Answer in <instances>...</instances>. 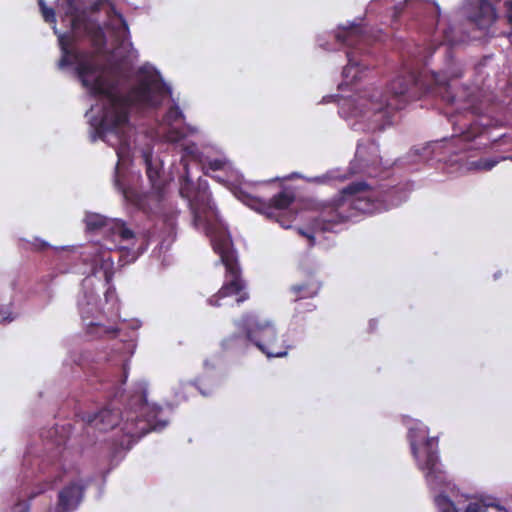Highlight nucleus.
<instances>
[{
	"label": "nucleus",
	"mask_w": 512,
	"mask_h": 512,
	"mask_svg": "<svg viewBox=\"0 0 512 512\" xmlns=\"http://www.w3.org/2000/svg\"><path fill=\"white\" fill-rule=\"evenodd\" d=\"M435 51V48L430 45L429 47L419 49L417 48V52L413 53V57L415 58L416 63H423L424 66L429 64V57Z\"/></svg>",
	"instance_id": "a211bd4d"
},
{
	"label": "nucleus",
	"mask_w": 512,
	"mask_h": 512,
	"mask_svg": "<svg viewBox=\"0 0 512 512\" xmlns=\"http://www.w3.org/2000/svg\"><path fill=\"white\" fill-rule=\"evenodd\" d=\"M416 10L423 11L424 13L429 14L432 19H436L437 21V33H441L443 36L444 42L449 45L456 44L460 41L455 34L453 29L450 27L448 23H443L440 19V7L436 2H430L427 0H405L404 3H398L394 6L393 11V21H395L398 16L405 10Z\"/></svg>",
	"instance_id": "f8f14e48"
},
{
	"label": "nucleus",
	"mask_w": 512,
	"mask_h": 512,
	"mask_svg": "<svg viewBox=\"0 0 512 512\" xmlns=\"http://www.w3.org/2000/svg\"><path fill=\"white\" fill-rule=\"evenodd\" d=\"M408 439L418 468L431 490L439 491L434 502L438 512H508L504 507L477 495L461 493L447 480L438 456L437 438L428 437V428L419 421L407 423Z\"/></svg>",
	"instance_id": "39448f33"
},
{
	"label": "nucleus",
	"mask_w": 512,
	"mask_h": 512,
	"mask_svg": "<svg viewBox=\"0 0 512 512\" xmlns=\"http://www.w3.org/2000/svg\"><path fill=\"white\" fill-rule=\"evenodd\" d=\"M317 43L323 49H326V50L333 49V46L330 45V43L328 41L324 40V35L318 36Z\"/></svg>",
	"instance_id": "4be33fe9"
},
{
	"label": "nucleus",
	"mask_w": 512,
	"mask_h": 512,
	"mask_svg": "<svg viewBox=\"0 0 512 512\" xmlns=\"http://www.w3.org/2000/svg\"><path fill=\"white\" fill-rule=\"evenodd\" d=\"M293 176H298V175L295 173H292V175L289 178H292Z\"/></svg>",
	"instance_id": "b1692460"
},
{
	"label": "nucleus",
	"mask_w": 512,
	"mask_h": 512,
	"mask_svg": "<svg viewBox=\"0 0 512 512\" xmlns=\"http://www.w3.org/2000/svg\"><path fill=\"white\" fill-rule=\"evenodd\" d=\"M14 318L15 317L12 315L8 308L0 309V323H9Z\"/></svg>",
	"instance_id": "6ab92c4d"
},
{
	"label": "nucleus",
	"mask_w": 512,
	"mask_h": 512,
	"mask_svg": "<svg viewBox=\"0 0 512 512\" xmlns=\"http://www.w3.org/2000/svg\"><path fill=\"white\" fill-rule=\"evenodd\" d=\"M205 381L204 380H199L197 382V388L199 390V392L203 395V396H208L210 395L211 393V389H206L205 387Z\"/></svg>",
	"instance_id": "412c9836"
},
{
	"label": "nucleus",
	"mask_w": 512,
	"mask_h": 512,
	"mask_svg": "<svg viewBox=\"0 0 512 512\" xmlns=\"http://www.w3.org/2000/svg\"><path fill=\"white\" fill-rule=\"evenodd\" d=\"M126 326L135 332L142 326V322L138 319H132L126 323Z\"/></svg>",
	"instance_id": "aec40b11"
},
{
	"label": "nucleus",
	"mask_w": 512,
	"mask_h": 512,
	"mask_svg": "<svg viewBox=\"0 0 512 512\" xmlns=\"http://www.w3.org/2000/svg\"><path fill=\"white\" fill-rule=\"evenodd\" d=\"M444 51L445 65L438 72L431 71L428 75L406 63L386 88L370 86L351 90L347 95L325 96L322 101H336L340 117L352 130L375 133L392 125L395 112L408 101L426 93L437 95L446 103L445 114L459 134L410 150L405 163H458L462 159H453L452 154L486 145L482 140H488L486 132L490 121L484 114L489 110L490 98L477 86L454 91L451 81L462 76V66L453 60L450 47H445Z\"/></svg>",
	"instance_id": "f03ea898"
},
{
	"label": "nucleus",
	"mask_w": 512,
	"mask_h": 512,
	"mask_svg": "<svg viewBox=\"0 0 512 512\" xmlns=\"http://www.w3.org/2000/svg\"><path fill=\"white\" fill-rule=\"evenodd\" d=\"M243 202L267 215L268 218L275 219L283 228L291 227L294 214L288 208L293 202L292 193L282 191L274 196L270 202H263L254 197H246Z\"/></svg>",
	"instance_id": "9b49d317"
},
{
	"label": "nucleus",
	"mask_w": 512,
	"mask_h": 512,
	"mask_svg": "<svg viewBox=\"0 0 512 512\" xmlns=\"http://www.w3.org/2000/svg\"><path fill=\"white\" fill-rule=\"evenodd\" d=\"M355 160L362 164L359 171H364L369 165H377L381 162L378 145L371 142L368 146L358 143Z\"/></svg>",
	"instance_id": "ddd939ff"
},
{
	"label": "nucleus",
	"mask_w": 512,
	"mask_h": 512,
	"mask_svg": "<svg viewBox=\"0 0 512 512\" xmlns=\"http://www.w3.org/2000/svg\"><path fill=\"white\" fill-rule=\"evenodd\" d=\"M33 245L36 249H39V250H43L50 246L46 241L38 239V238L35 239V242Z\"/></svg>",
	"instance_id": "5701e85b"
},
{
	"label": "nucleus",
	"mask_w": 512,
	"mask_h": 512,
	"mask_svg": "<svg viewBox=\"0 0 512 512\" xmlns=\"http://www.w3.org/2000/svg\"><path fill=\"white\" fill-rule=\"evenodd\" d=\"M506 159L512 161V156L501 158V160H506ZM499 161H500V159H496V158H481L476 161L470 162L469 168L475 169V170H481V171H490L492 168H494L499 163Z\"/></svg>",
	"instance_id": "dca6fc26"
},
{
	"label": "nucleus",
	"mask_w": 512,
	"mask_h": 512,
	"mask_svg": "<svg viewBox=\"0 0 512 512\" xmlns=\"http://www.w3.org/2000/svg\"><path fill=\"white\" fill-rule=\"evenodd\" d=\"M84 222L89 232L103 235L102 242L93 241L83 247H55V250H69L77 254L86 267L83 273L87 276L82 281L77 305L87 333L111 340L112 355L109 356V360L119 356L122 376L118 380H113L109 387L115 389L114 396L117 397L120 386L127 379V362L135 351L136 335L133 333L125 338L120 337L121 330L114 327L120 317V309L115 287L112 285V253L117 250L120 253L119 263L126 265L134 262L146 247L144 240L121 219L87 212Z\"/></svg>",
	"instance_id": "7ed1b4c3"
},
{
	"label": "nucleus",
	"mask_w": 512,
	"mask_h": 512,
	"mask_svg": "<svg viewBox=\"0 0 512 512\" xmlns=\"http://www.w3.org/2000/svg\"><path fill=\"white\" fill-rule=\"evenodd\" d=\"M183 121L184 114L174 103L158 124L152 137L177 144V147H180L181 162L185 169V176L180 184V194L188 202L193 217V226L210 238L214 252L220 256V261L226 268L225 282L218 293L208 299L209 305L216 307L226 305L228 302L220 303V301L231 296H236L235 302L241 304L248 299V293L245 291V284L240 277L231 236L211 201L207 181L199 178L197 183H193L189 178L186 158L201 160L199 149L194 143H180L186 136L198 134L200 130L191 125L180 127Z\"/></svg>",
	"instance_id": "20e7f679"
},
{
	"label": "nucleus",
	"mask_w": 512,
	"mask_h": 512,
	"mask_svg": "<svg viewBox=\"0 0 512 512\" xmlns=\"http://www.w3.org/2000/svg\"><path fill=\"white\" fill-rule=\"evenodd\" d=\"M319 290L320 284L314 280H309L303 284L293 285L290 289L294 301L314 297L318 294Z\"/></svg>",
	"instance_id": "4468645a"
},
{
	"label": "nucleus",
	"mask_w": 512,
	"mask_h": 512,
	"mask_svg": "<svg viewBox=\"0 0 512 512\" xmlns=\"http://www.w3.org/2000/svg\"><path fill=\"white\" fill-rule=\"evenodd\" d=\"M205 164L213 171L225 170L230 166V163L225 156H220L215 159L206 158Z\"/></svg>",
	"instance_id": "f3484780"
},
{
	"label": "nucleus",
	"mask_w": 512,
	"mask_h": 512,
	"mask_svg": "<svg viewBox=\"0 0 512 512\" xmlns=\"http://www.w3.org/2000/svg\"><path fill=\"white\" fill-rule=\"evenodd\" d=\"M160 408L146 402L144 395L133 396L129 406L119 415L110 408L86 414L83 421L87 433L91 430L108 431L121 425V431L133 439H140L150 431H160L167 421L159 418Z\"/></svg>",
	"instance_id": "6e6552de"
},
{
	"label": "nucleus",
	"mask_w": 512,
	"mask_h": 512,
	"mask_svg": "<svg viewBox=\"0 0 512 512\" xmlns=\"http://www.w3.org/2000/svg\"><path fill=\"white\" fill-rule=\"evenodd\" d=\"M410 191L409 184L385 189L383 186L372 188L364 182L352 183L343 188L333 201L322 205L314 219L313 232H299L313 244L318 232L332 231L334 225L352 219L358 213L372 214L397 207L407 200Z\"/></svg>",
	"instance_id": "423d86ee"
},
{
	"label": "nucleus",
	"mask_w": 512,
	"mask_h": 512,
	"mask_svg": "<svg viewBox=\"0 0 512 512\" xmlns=\"http://www.w3.org/2000/svg\"><path fill=\"white\" fill-rule=\"evenodd\" d=\"M69 425L56 426L50 431L51 436H59L55 442L47 443V452L38 461L39 472L44 484L28 495V500H20L13 507V512H29V502L46 489L58 482L65 483L58 494V504L45 512H73L82 501L85 486L78 467L70 458V451L65 447Z\"/></svg>",
	"instance_id": "0eeeda50"
},
{
	"label": "nucleus",
	"mask_w": 512,
	"mask_h": 512,
	"mask_svg": "<svg viewBox=\"0 0 512 512\" xmlns=\"http://www.w3.org/2000/svg\"><path fill=\"white\" fill-rule=\"evenodd\" d=\"M44 20L55 24V12L38 0ZM57 9L69 31L59 33V68L74 66L82 86L96 99L86 113L90 138L104 141L115 149L118 161L114 185L131 204H173L161 179L162 161L150 150H139L145 163L151 191L142 193L134 184L139 175L127 169L138 152L132 112L156 109L171 95V88L150 64L141 66L132 80L126 64L137 59L128 25L107 0H57Z\"/></svg>",
	"instance_id": "f257e3e1"
},
{
	"label": "nucleus",
	"mask_w": 512,
	"mask_h": 512,
	"mask_svg": "<svg viewBox=\"0 0 512 512\" xmlns=\"http://www.w3.org/2000/svg\"><path fill=\"white\" fill-rule=\"evenodd\" d=\"M327 36L333 38L338 44L353 48L346 53L348 64L343 69V80L338 85L339 90L344 91L346 87L352 86L361 79L366 70L367 65L363 60L358 59V55L363 50L361 46L367 45L370 38L363 27L354 22L348 26H340L335 33H328Z\"/></svg>",
	"instance_id": "9d476101"
},
{
	"label": "nucleus",
	"mask_w": 512,
	"mask_h": 512,
	"mask_svg": "<svg viewBox=\"0 0 512 512\" xmlns=\"http://www.w3.org/2000/svg\"><path fill=\"white\" fill-rule=\"evenodd\" d=\"M346 179V174L341 172L339 169L330 170L323 175L309 178L308 181L315 182L318 184H331L336 181H343Z\"/></svg>",
	"instance_id": "2eb2a0df"
},
{
	"label": "nucleus",
	"mask_w": 512,
	"mask_h": 512,
	"mask_svg": "<svg viewBox=\"0 0 512 512\" xmlns=\"http://www.w3.org/2000/svg\"><path fill=\"white\" fill-rule=\"evenodd\" d=\"M243 336H233L224 341L227 348L233 347L232 342L244 340L254 344L267 357H284L287 355L291 345L287 343L284 336L278 337L274 323L258 314H246L240 321L235 323Z\"/></svg>",
	"instance_id": "1a4fd4ad"
}]
</instances>
